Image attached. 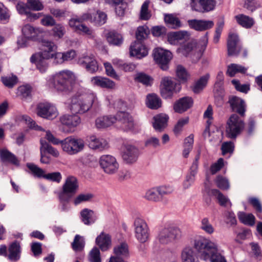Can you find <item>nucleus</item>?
<instances>
[{
  "label": "nucleus",
  "mask_w": 262,
  "mask_h": 262,
  "mask_svg": "<svg viewBox=\"0 0 262 262\" xmlns=\"http://www.w3.org/2000/svg\"><path fill=\"white\" fill-rule=\"evenodd\" d=\"M97 101L96 94L91 90L79 89L68 103V109L73 115H64L60 117L61 124L68 127L64 132L70 133L81 123L80 117L77 114H84L89 111L93 104Z\"/></svg>",
  "instance_id": "obj_1"
},
{
  "label": "nucleus",
  "mask_w": 262,
  "mask_h": 262,
  "mask_svg": "<svg viewBox=\"0 0 262 262\" xmlns=\"http://www.w3.org/2000/svg\"><path fill=\"white\" fill-rule=\"evenodd\" d=\"M193 247L198 257L205 261L227 262L224 251L217 243L204 236H198L193 241Z\"/></svg>",
  "instance_id": "obj_2"
},
{
  "label": "nucleus",
  "mask_w": 262,
  "mask_h": 262,
  "mask_svg": "<svg viewBox=\"0 0 262 262\" xmlns=\"http://www.w3.org/2000/svg\"><path fill=\"white\" fill-rule=\"evenodd\" d=\"M74 74L69 70H63L50 76L47 84L59 92L68 93L72 90Z\"/></svg>",
  "instance_id": "obj_3"
},
{
  "label": "nucleus",
  "mask_w": 262,
  "mask_h": 262,
  "mask_svg": "<svg viewBox=\"0 0 262 262\" xmlns=\"http://www.w3.org/2000/svg\"><path fill=\"white\" fill-rule=\"evenodd\" d=\"M207 43L208 38L206 35L198 41L192 40L184 44L178 50L185 56L193 55L200 58L205 50Z\"/></svg>",
  "instance_id": "obj_4"
},
{
  "label": "nucleus",
  "mask_w": 262,
  "mask_h": 262,
  "mask_svg": "<svg viewBox=\"0 0 262 262\" xmlns=\"http://www.w3.org/2000/svg\"><path fill=\"white\" fill-rule=\"evenodd\" d=\"M39 51L36 55L39 57L46 59H53L56 63L58 52V46L53 41L42 38L40 41Z\"/></svg>",
  "instance_id": "obj_5"
},
{
  "label": "nucleus",
  "mask_w": 262,
  "mask_h": 262,
  "mask_svg": "<svg viewBox=\"0 0 262 262\" xmlns=\"http://www.w3.org/2000/svg\"><path fill=\"white\" fill-rule=\"evenodd\" d=\"M245 127L243 120L237 114H232L227 122L226 132L228 138L235 139Z\"/></svg>",
  "instance_id": "obj_6"
},
{
  "label": "nucleus",
  "mask_w": 262,
  "mask_h": 262,
  "mask_svg": "<svg viewBox=\"0 0 262 262\" xmlns=\"http://www.w3.org/2000/svg\"><path fill=\"white\" fill-rule=\"evenodd\" d=\"M181 232L178 228L169 226L162 229L158 234V240L163 245L172 243L181 237Z\"/></svg>",
  "instance_id": "obj_7"
},
{
  "label": "nucleus",
  "mask_w": 262,
  "mask_h": 262,
  "mask_svg": "<svg viewBox=\"0 0 262 262\" xmlns=\"http://www.w3.org/2000/svg\"><path fill=\"white\" fill-rule=\"evenodd\" d=\"M61 148L64 152L73 155L83 150L84 147V141L80 138L68 137L61 141Z\"/></svg>",
  "instance_id": "obj_8"
},
{
  "label": "nucleus",
  "mask_w": 262,
  "mask_h": 262,
  "mask_svg": "<svg viewBox=\"0 0 262 262\" xmlns=\"http://www.w3.org/2000/svg\"><path fill=\"white\" fill-rule=\"evenodd\" d=\"M181 89L180 83H176L168 77L162 78L160 84V93L163 98H171L174 93L179 92Z\"/></svg>",
  "instance_id": "obj_9"
},
{
  "label": "nucleus",
  "mask_w": 262,
  "mask_h": 262,
  "mask_svg": "<svg viewBox=\"0 0 262 262\" xmlns=\"http://www.w3.org/2000/svg\"><path fill=\"white\" fill-rule=\"evenodd\" d=\"M135 237L141 243L147 242L149 236V229L146 223L143 220L137 218L134 223Z\"/></svg>",
  "instance_id": "obj_10"
},
{
  "label": "nucleus",
  "mask_w": 262,
  "mask_h": 262,
  "mask_svg": "<svg viewBox=\"0 0 262 262\" xmlns=\"http://www.w3.org/2000/svg\"><path fill=\"white\" fill-rule=\"evenodd\" d=\"M200 156L201 151L199 150L182 183V187L184 190L190 188L195 182V177L198 171L199 161L200 159Z\"/></svg>",
  "instance_id": "obj_11"
},
{
  "label": "nucleus",
  "mask_w": 262,
  "mask_h": 262,
  "mask_svg": "<svg viewBox=\"0 0 262 262\" xmlns=\"http://www.w3.org/2000/svg\"><path fill=\"white\" fill-rule=\"evenodd\" d=\"M79 185L77 179L74 176H69L62 185V190L59 194V196L62 200H67L65 196L71 198L76 193L78 189Z\"/></svg>",
  "instance_id": "obj_12"
},
{
  "label": "nucleus",
  "mask_w": 262,
  "mask_h": 262,
  "mask_svg": "<svg viewBox=\"0 0 262 262\" xmlns=\"http://www.w3.org/2000/svg\"><path fill=\"white\" fill-rule=\"evenodd\" d=\"M99 162L101 167L106 173L113 174L118 170L119 164L116 158L112 155L101 156Z\"/></svg>",
  "instance_id": "obj_13"
},
{
  "label": "nucleus",
  "mask_w": 262,
  "mask_h": 262,
  "mask_svg": "<svg viewBox=\"0 0 262 262\" xmlns=\"http://www.w3.org/2000/svg\"><path fill=\"white\" fill-rule=\"evenodd\" d=\"M23 36L25 40L40 41L45 35L44 30L34 27L30 24L24 25L21 29Z\"/></svg>",
  "instance_id": "obj_14"
},
{
  "label": "nucleus",
  "mask_w": 262,
  "mask_h": 262,
  "mask_svg": "<svg viewBox=\"0 0 262 262\" xmlns=\"http://www.w3.org/2000/svg\"><path fill=\"white\" fill-rule=\"evenodd\" d=\"M139 155V150L135 146L124 144L122 147L121 157L126 164H133L137 162Z\"/></svg>",
  "instance_id": "obj_15"
},
{
  "label": "nucleus",
  "mask_w": 262,
  "mask_h": 262,
  "mask_svg": "<svg viewBox=\"0 0 262 262\" xmlns=\"http://www.w3.org/2000/svg\"><path fill=\"white\" fill-rule=\"evenodd\" d=\"M154 58L163 70L168 68V63L172 57V53L168 50L157 48L153 51Z\"/></svg>",
  "instance_id": "obj_16"
},
{
  "label": "nucleus",
  "mask_w": 262,
  "mask_h": 262,
  "mask_svg": "<svg viewBox=\"0 0 262 262\" xmlns=\"http://www.w3.org/2000/svg\"><path fill=\"white\" fill-rule=\"evenodd\" d=\"M27 167L31 172L37 177H43L47 180H49L57 183H59L62 179L61 174L59 172H54L45 174L43 169L38 167L37 165L32 163H28Z\"/></svg>",
  "instance_id": "obj_17"
},
{
  "label": "nucleus",
  "mask_w": 262,
  "mask_h": 262,
  "mask_svg": "<svg viewBox=\"0 0 262 262\" xmlns=\"http://www.w3.org/2000/svg\"><path fill=\"white\" fill-rule=\"evenodd\" d=\"M37 114L42 118L52 120L57 116L58 112L54 105L48 102H45L38 104Z\"/></svg>",
  "instance_id": "obj_18"
},
{
  "label": "nucleus",
  "mask_w": 262,
  "mask_h": 262,
  "mask_svg": "<svg viewBox=\"0 0 262 262\" xmlns=\"http://www.w3.org/2000/svg\"><path fill=\"white\" fill-rule=\"evenodd\" d=\"M78 64L85 69L89 73H96L99 69L98 62L95 56L92 54L82 55L78 58Z\"/></svg>",
  "instance_id": "obj_19"
},
{
  "label": "nucleus",
  "mask_w": 262,
  "mask_h": 262,
  "mask_svg": "<svg viewBox=\"0 0 262 262\" xmlns=\"http://www.w3.org/2000/svg\"><path fill=\"white\" fill-rule=\"evenodd\" d=\"M215 0H191L190 6L193 10L202 13L213 10Z\"/></svg>",
  "instance_id": "obj_20"
},
{
  "label": "nucleus",
  "mask_w": 262,
  "mask_h": 262,
  "mask_svg": "<svg viewBox=\"0 0 262 262\" xmlns=\"http://www.w3.org/2000/svg\"><path fill=\"white\" fill-rule=\"evenodd\" d=\"M116 118L124 130H132L134 128L135 124L133 118L128 113L119 112L116 114Z\"/></svg>",
  "instance_id": "obj_21"
},
{
  "label": "nucleus",
  "mask_w": 262,
  "mask_h": 262,
  "mask_svg": "<svg viewBox=\"0 0 262 262\" xmlns=\"http://www.w3.org/2000/svg\"><path fill=\"white\" fill-rule=\"evenodd\" d=\"M239 39L236 34H230L227 42L228 55L230 56H237L242 50L238 43Z\"/></svg>",
  "instance_id": "obj_22"
},
{
  "label": "nucleus",
  "mask_w": 262,
  "mask_h": 262,
  "mask_svg": "<svg viewBox=\"0 0 262 262\" xmlns=\"http://www.w3.org/2000/svg\"><path fill=\"white\" fill-rule=\"evenodd\" d=\"M82 20H90L92 23L97 26H101L106 21V14L101 11H98L93 13H86L81 16Z\"/></svg>",
  "instance_id": "obj_23"
},
{
  "label": "nucleus",
  "mask_w": 262,
  "mask_h": 262,
  "mask_svg": "<svg viewBox=\"0 0 262 262\" xmlns=\"http://www.w3.org/2000/svg\"><path fill=\"white\" fill-rule=\"evenodd\" d=\"M88 141L89 147L94 150L102 151L108 148V143L105 139L95 135L89 136Z\"/></svg>",
  "instance_id": "obj_24"
},
{
  "label": "nucleus",
  "mask_w": 262,
  "mask_h": 262,
  "mask_svg": "<svg viewBox=\"0 0 262 262\" xmlns=\"http://www.w3.org/2000/svg\"><path fill=\"white\" fill-rule=\"evenodd\" d=\"M148 54L147 48L141 41H135L130 47V54L132 56H136L138 58H142Z\"/></svg>",
  "instance_id": "obj_25"
},
{
  "label": "nucleus",
  "mask_w": 262,
  "mask_h": 262,
  "mask_svg": "<svg viewBox=\"0 0 262 262\" xmlns=\"http://www.w3.org/2000/svg\"><path fill=\"white\" fill-rule=\"evenodd\" d=\"M190 27L196 31H203L213 27L214 23L212 20L190 19L188 20Z\"/></svg>",
  "instance_id": "obj_26"
},
{
  "label": "nucleus",
  "mask_w": 262,
  "mask_h": 262,
  "mask_svg": "<svg viewBox=\"0 0 262 262\" xmlns=\"http://www.w3.org/2000/svg\"><path fill=\"white\" fill-rule=\"evenodd\" d=\"M193 100L190 97H184L177 101L173 105V110L178 113H183L193 105Z\"/></svg>",
  "instance_id": "obj_27"
},
{
  "label": "nucleus",
  "mask_w": 262,
  "mask_h": 262,
  "mask_svg": "<svg viewBox=\"0 0 262 262\" xmlns=\"http://www.w3.org/2000/svg\"><path fill=\"white\" fill-rule=\"evenodd\" d=\"M228 102L232 111L237 112L242 116L245 115L246 104L243 99L236 96H233L229 98Z\"/></svg>",
  "instance_id": "obj_28"
},
{
  "label": "nucleus",
  "mask_w": 262,
  "mask_h": 262,
  "mask_svg": "<svg viewBox=\"0 0 262 262\" xmlns=\"http://www.w3.org/2000/svg\"><path fill=\"white\" fill-rule=\"evenodd\" d=\"M91 82L93 85L108 89H113L116 85L113 81L101 76L93 77L91 78Z\"/></svg>",
  "instance_id": "obj_29"
},
{
  "label": "nucleus",
  "mask_w": 262,
  "mask_h": 262,
  "mask_svg": "<svg viewBox=\"0 0 262 262\" xmlns=\"http://www.w3.org/2000/svg\"><path fill=\"white\" fill-rule=\"evenodd\" d=\"M189 34L186 31H180L170 33L167 35L168 42L172 45H177L180 41L188 39Z\"/></svg>",
  "instance_id": "obj_30"
},
{
  "label": "nucleus",
  "mask_w": 262,
  "mask_h": 262,
  "mask_svg": "<svg viewBox=\"0 0 262 262\" xmlns=\"http://www.w3.org/2000/svg\"><path fill=\"white\" fill-rule=\"evenodd\" d=\"M169 119L168 115L165 114H159L153 118L152 126L157 132L162 131L167 126Z\"/></svg>",
  "instance_id": "obj_31"
},
{
  "label": "nucleus",
  "mask_w": 262,
  "mask_h": 262,
  "mask_svg": "<svg viewBox=\"0 0 262 262\" xmlns=\"http://www.w3.org/2000/svg\"><path fill=\"white\" fill-rule=\"evenodd\" d=\"M113 256L121 258L125 260L129 257V252L128 245L125 242L120 243L114 246Z\"/></svg>",
  "instance_id": "obj_32"
},
{
  "label": "nucleus",
  "mask_w": 262,
  "mask_h": 262,
  "mask_svg": "<svg viewBox=\"0 0 262 262\" xmlns=\"http://www.w3.org/2000/svg\"><path fill=\"white\" fill-rule=\"evenodd\" d=\"M116 121V115L102 116L96 119L95 125L98 128H104L110 126Z\"/></svg>",
  "instance_id": "obj_33"
},
{
  "label": "nucleus",
  "mask_w": 262,
  "mask_h": 262,
  "mask_svg": "<svg viewBox=\"0 0 262 262\" xmlns=\"http://www.w3.org/2000/svg\"><path fill=\"white\" fill-rule=\"evenodd\" d=\"M96 243L102 251H106L111 245V236L109 234L102 232L97 237Z\"/></svg>",
  "instance_id": "obj_34"
},
{
  "label": "nucleus",
  "mask_w": 262,
  "mask_h": 262,
  "mask_svg": "<svg viewBox=\"0 0 262 262\" xmlns=\"http://www.w3.org/2000/svg\"><path fill=\"white\" fill-rule=\"evenodd\" d=\"M81 221L86 225H91L95 222L97 217L94 211L88 208H84L80 211Z\"/></svg>",
  "instance_id": "obj_35"
},
{
  "label": "nucleus",
  "mask_w": 262,
  "mask_h": 262,
  "mask_svg": "<svg viewBox=\"0 0 262 262\" xmlns=\"http://www.w3.org/2000/svg\"><path fill=\"white\" fill-rule=\"evenodd\" d=\"M223 135L222 130L216 129L215 132L210 133L209 126H207L204 133L203 136L205 138H209L210 142H220L221 141V137Z\"/></svg>",
  "instance_id": "obj_36"
},
{
  "label": "nucleus",
  "mask_w": 262,
  "mask_h": 262,
  "mask_svg": "<svg viewBox=\"0 0 262 262\" xmlns=\"http://www.w3.org/2000/svg\"><path fill=\"white\" fill-rule=\"evenodd\" d=\"M182 262H199L195 258L192 248L190 246L185 247L181 252Z\"/></svg>",
  "instance_id": "obj_37"
},
{
  "label": "nucleus",
  "mask_w": 262,
  "mask_h": 262,
  "mask_svg": "<svg viewBox=\"0 0 262 262\" xmlns=\"http://www.w3.org/2000/svg\"><path fill=\"white\" fill-rule=\"evenodd\" d=\"M146 104L149 108L156 110L161 106L162 102L157 95L152 94L147 96Z\"/></svg>",
  "instance_id": "obj_38"
},
{
  "label": "nucleus",
  "mask_w": 262,
  "mask_h": 262,
  "mask_svg": "<svg viewBox=\"0 0 262 262\" xmlns=\"http://www.w3.org/2000/svg\"><path fill=\"white\" fill-rule=\"evenodd\" d=\"M235 18L239 25L247 29L251 28L254 24L252 18L244 14L236 15Z\"/></svg>",
  "instance_id": "obj_39"
},
{
  "label": "nucleus",
  "mask_w": 262,
  "mask_h": 262,
  "mask_svg": "<svg viewBox=\"0 0 262 262\" xmlns=\"http://www.w3.org/2000/svg\"><path fill=\"white\" fill-rule=\"evenodd\" d=\"M143 197L149 201L158 202L161 201L157 187L147 189Z\"/></svg>",
  "instance_id": "obj_40"
},
{
  "label": "nucleus",
  "mask_w": 262,
  "mask_h": 262,
  "mask_svg": "<svg viewBox=\"0 0 262 262\" xmlns=\"http://www.w3.org/2000/svg\"><path fill=\"white\" fill-rule=\"evenodd\" d=\"M48 60L39 57L36 55H33L30 58L31 62H36L37 68L41 73H44L47 70L48 63L47 60Z\"/></svg>",
  "instance_id": "obj_41"
},
{
  "label": "nucleus",
  "mask_w": 262,
  "mask_h": 262,
  "mask_svg": "<svg viewBox=\"0 0 262 262\" xmlns=\"http://www.w3.org/2000/svg\"><path fill=\"white\" fill-rule=\"evenodd\" d=\"M0 157L4 161H8L15 165H19V161L16 156L6 149L0 150Z\"/></svg>",
  "instance_id": "obj_42"
},
{
  "label": "nucleus",
  "mask_w": 262,
  "mask_h": 262,
  "mask_svg": "<svg viewBox=\"0 0 262 262\" xmlns=\"http://www.w3.org/2000/svg\"><path fill=\"white\" fill-rule=\"evenodd\" d=\"M40 152H48L49 154H51L54 157H58L59 155V153L58 151L53 147L52 146L49 145L46 141L43 139H41L40 140Z\"/></svg>",
  "instance_id": "obj_43"
},
{
  "label": "nucleus",
  "mask_w": 262,
  "mask_h": 262,
  "mask_svg": "<svg viewBox=\"0 0 262 262\" xmlns=\"http://www.w3.org/2000/svg\"><path fill=\"white\" fill-rule=\"evenodd\" d=\"M106 39L110 44L114 46H120L123 42V37L121 34L115 31H111L107 33Z\"/></svg>",
  "instance_id": "obj_44"
},
{
  "label": "nucleus",
  "mask_w": 262,
  "mask_h": 262,
  "mask_svg": "<svg viewBox=\"0 0 262 262\" xmlns=\"http://www.w3.org/2000/svg\"><path fill=\"white\" fill-rule=\"evenodd\" d=\"M210 78L209 74H206L195 82L193 86V91L195 93H199L203 90L206 86L208 81Z\"/></svg>",
  "instance_id": "obj_45"
},
{
  "label": "nucleus",
  "mask_w": 262,
  "mask_h": 262,
  "mask_svg": "<svg viewBox=\"0 0 262 262\" xmlns=\"http://www.w3.org/2000/svg\"><path fill=\"white\" fill-rule=\"evenodd\" d=\"M76 52L74 50H71L66 52H59L57 54L56 64H61L66 61L72 60L76 56Z\"/></svg>",
  "instance_id": "obj_46"
},
{
  "label": "nucleus",
  "mask_w": 262,
  "mask_h": 262,
  "mask_svg": "<svg viewBox=\"0 0 262 262\" xmlns=\"http://www.w3.org/2000/svg\"><path fill=\"white\" fill-rule=\"evenodd\" d=\"M9 258L10 260L16 261L20 257V246L17 242L13 243L9 248Z\"/></svg>",
  "instance_id": "obj_47"
},
{
  "label": "nucleus",
  "mask_w": 262,
  "mask_h": 262,
  "mask_svg": "<svg viewBox=\"0 0 262 262\" xmlns=\"http://www.w3.org/2000/svg\"><path fill=\"white\" fill-rule=\"evenodd\" d=\"M247 69L245 67L235 63H231L227 67V75L230 77H233L236 73H245Z\"/></svg>",
  "instance_id": "obj_48"
},
{
  "label": "nucleus",
  "mask_w": 262,
  "mask_h": 262,
  "mask_svg": "<svg viewBox=\"0 0 262 262\" xmlns=\"http://www.w3.org/2000/svg\"><path fill=\"white\" fill-rule=\"evenodd\" d=\"M194 136L192 134L190 135L185 138L184 143V149L183 150V156L186 158L188 157L190 152L193 148L194 142Z\"/></svg>",
  "instance_id": "obj_49"
},
{
  "label": "nucleus",
  "mask_w": 262,
  "mask_h": 262,
  "mask_svg": "<svg viewBox=\"0 0 262 262\" xmlns=\"http://www.w3.org/2000/svg\"><path fill=\"white\" fill-rule=\"evenodd\" d=\"M93 198V195L90 193H81L76 195L72 201L73 204L77 206L81 204L89 202Z\"/></svg>",
  "instance_id": "obj_50"
},
{
  "label": "nucleus",
  "mask_w": 262,
  "mask_h": 262,
  "mask_svg": "<svg viewBox=\"0 0 262 262\" xmlns=\"http://www.w3.org/2000/svg\"><path fill=\"white\" fill-rule=\"evenodd\" d=\"M66 33V28L61 24H56L51 30V35L56 39L62 38Z\"/></svg>",
  "instance_id": "obj_51"
},
{
  "label": "nucleus",
  "mask_w": 262,
  "mask_h": 262,
  "mask_svg": "<svg viewBox=\"0 0 262 262\" xmlns=\"http://www.w3.org/2000/svg\"><path fill=\"white\" fill-rule=\"evenodd\" d=\"M239 220L243 224L250 226H253L255 223V217L251 214H247L244 212L238 213Z\"/></svg>",
  "instance_id": "obj_52"
},
{
  "label": "nucleus",
  "mask_w": 262,
  "mask_h": 262,
  "mask_svg": "<svg viewBox=\"0 0 262 262\" xmlns=\"http://www.w3.org/2000/svg\"><path fill=\"white\" fill-rule=\"evenodd\" d=\"M210 193L216 197L220 204L221 206H225L228 204H229L230 206H231V203L229 200L223 193H222L219 190L216 189H211L210 190Z\"/></svg>",
  "instance_id": "obj_53"
},
{
  "label": "nucleus",
  "mask_w": 262,
  "mask_h": 262,
  "mask_svg": "<svg viewBox=\"0 0 262 262\" xmlns=\"http://www.w3.org/2000/svg\"><path fill=\"white\" fill-rule=\"evenodd\" d=\"M200 227L201 229L209 235L213 234L214 232V228L207 217H204L201 220Z\"/></svg>",
  "instance_id": "obj_54"
},
{
  "label": "nucleus",
  "mask_w": 262,
  "mask_h": 262,
  "mask_svg": "<svg viewBox=\"0 0 262 262\" xmlns=\"http://www.w3.org/2000/svg\"><path fill=\"white\" fill-rule=\"evenodd\" d=\"M84 245L85 242L83 237L78 234L76 235L72 243L73 249L75 251H80L82 250Z\"/></svg>",
  "instance_id": "obj_55"
},
{
  "label": "nucleus",
  "mask_w": 262,
  "mask_h": 262,
  "mask_svg": "<svg viewBox=\"0 0 262 262\" xmlns=\"http://www.w3.org/2000/svg\"><path fill=\"white\" fill-rule=\"evenodd\" d=\"M135 80L146 86L151 85L152 83V79L148 75L142 72L136 74Z\"/></svg>",
  "instance_id": "obj_56"
},
{
  "label": "nucleus",
  "mask_w": 262,
  "mask_h": 262,
  "mask_svg": "<svg viewBox=\"0 0 262 262\" xmlns=\"http://www.w3.org/2000/svg\"><path fill=\"white\" fill-rule=\"evenodd\" d=\"M164 20L167 25L172 28H176L181 26L179 19L172 14L165 15Z\"/></svg>",
  "instance_id": "obj_57"
},
{
  "label": "nucleus",
  "mask_w": 262,
  "mask_h": 262,
  "mask_svg": "<svg viewBox=\"0 0 262 262\" xmlns=\"http://www.w3.org/2000/svg\"><path fill=\"white\" fill-rule=\"evenodd\" d=\"M216 186L222 190H227L230 187V184L228 180L222 176H217L215 180Z\"/></svg>",
  "instance_id": "obj_58"
},
{
  "label": "nucleus",
  "mask_w": 262,
  "mask_h": 262,
  "mask_svg": "<svg viewBox=\"0 0 262 262\" xmlns=\"http://www.w3.org/2000/svg\"><path fill=\"white\" fill-rule=\"evenodd\" d=\"M89 260L90 262H101L100 253L99 249L94 247L90 252Z\"/></svg>",
  "instance_id": "obj_59"
},
{
  "label": "nucleus",
  "mask_w": 262,
  "mask_h": 262,
  "mask_svg": "<svg viewBox=\"0 0 262 262\" xmlns=\"http://www.w3.org/2000/svg\"><path fill=\"white\" fill-rule=\"evenodd\" d=\"M249 202L256 209L258 217L262 219V206L259 201L257 198H250Z\"/></svg>",
  "instance_id": "obj_60"
},
{
  "label": "nucleus",
  "mask_w": 262,
  "mask_h": 262,
  "mask_svg": "<svg viewBox=\"0 0 262 262\" xmlns=\"http://www.w3.org/2000/svg\"><path fill=\"white\" fill-rule=\"evenodd\" d=\"M149 33L148 27L146 26H140L136 32V38L137 40H141L145 38Z\"/></svg>",
  "instance_id": "obj_61"
},
{
  "label": "nucleus",
  "mask_w": 262,
  "mask_h": 262,
  "mask_svg": "<svg viewBox=\"0 0 262 262\" xmlns=\"http://www.w3.org/2000/svg\"><path fill=\"white\" fill-rule=\"evenodd\" d=\"M3 84L9 88H13L17 82V78L16 76H6L2 77Z\"/></svg>",
  "instance_id": "obj_62"
},
{
  "label": "nucleus",
  "mask_w": 262,
  "mask_h": 262,
  "mask_svg": "<svg viewBox=\"0 0 262 262\" xmlns=\"http://www.w3.org/2000/svg\"><path fill=\"white\" fill-rule=\"evenodd\" d=\"M189 118L185 117L179 120L173 128V132L175 135H179L182 132L184 125L188 123Z\"/></svg>",
  "instance_id": "obj_63"
},
{
  "label": "nucleus",
  "mask_w": 262,
  "mask_h": 262,
  "mask_svg": "<svg viewBox=\"0 0 262 262\" xmlns=\"http://www.w3.org/2000/svg\"><path fill=\"white\" fill-rule=\"evenodd\" d=\"M176 75L180 81H185L188 77L186 69L182 66L179 65L176 69Z\"/></svg>",
  "instance_id": "obj_64"
}]
</instances>
